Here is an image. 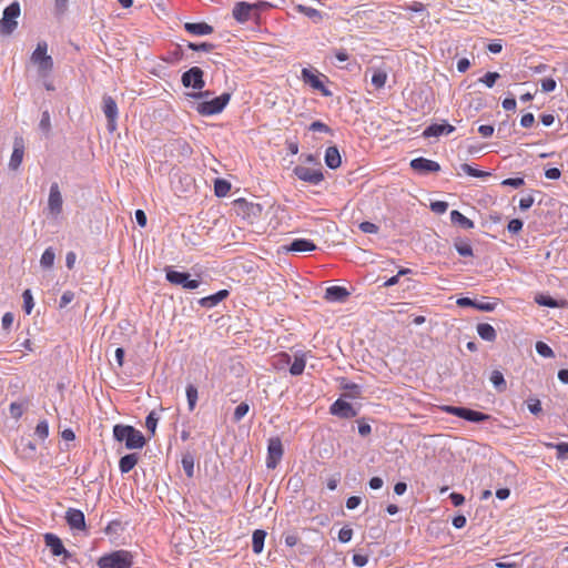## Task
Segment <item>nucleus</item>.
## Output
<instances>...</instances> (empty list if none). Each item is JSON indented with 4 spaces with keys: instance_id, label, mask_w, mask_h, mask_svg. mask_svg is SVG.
<instances>
[{
    "instance_id": "obj_20",
    "label": "nucleus",
    "mask_w": 568,
    "mask_h": 568,
    "mask_svg": "<svg viewBox=\"0 0 568 568\" xmlns=\"http://www.w3.org/2000/svg\"><path fill=\"white\" fill-rule=\"evenodd\" d=\"M252 7L248 2H237L233 8V18L240 22L245 23L252 18Z\"/></svg>"
},
{
    "instance_id": "obj_6",
    "label": "nucleus",
    "mask_w": 568,
    "mask_h": 568,
    "mask_svg": "<svg viewBox=\"0 0 568 568\" xmlns=\"http://www.w3.org/2000/svg\"><path fill=\"white\" fill-rule=\"evenodd\" d=\"M444 410L447 412L448 414H452L454 416L460 417L473 423H480L489 419L488 415L465 407L445 406Z\"/></svg>"
},
{
    "instance_id": "obj_8",
    "label": "nucleus",
    "mask_w": 568,
    "mask_h": 568,
    "mask_svg": "<svg viewBox=\"0 0 568 568\" xmlns=\"http://www.w3.org/2000/svg\"><path fill=\"white\" fill-rule=\"evenodd\" d=\"M203 70L199 67H192L182 74V84L185 88H193L195 90H202L205 85L203 79Z\"/></svg>"
},
{
    "instance_id": "obj_12",
    "label": "nucleus",
    "mask_w": 568,
    "mask_h": 568,
    "mask_svg": "<svg viewBox=\"0 0 568 568\" xmlns=\"http://www.w3.org/2000/svg\"><path fill=\"white\" fill-rule=\"evenodd\" d=\"M62 204H63V200H62V195L60 192V187H59L58 183L54 182L50 186L49 199H48V210H49L50 214L53 215L54 217L60 215L62 212Z\"/></svg>"
},
{
    "instance_id": "obj_48",
    "label": "nucleus",
    "mask_w": 568,
    "mask_h": 568,
    "mask_svg": "<svg viewBox=\"0 0 568 568\" xmlns=\"http://www.w3.org/2000/svg\"><path fill=\"white\" fill-rule=\"evenodd\" d=\"M290 364H291V356L287 353H280L276 356V361L274 363L275 367L278 369L284 368L285 366H287Z\"/></svg>"
},
{
    "instance_id": "obj_26",
    "label": "nucleus",
    "mask_w": 568,
    "mask_h": 568,
    "mask_svg": "<svg viewBox=\"0 0 568 568\" xmlns=\"http://www.w3.org/2000/svg\"><path fill=\"white\" fill-rule=\"evenodd\" d=\"M342 163L339 151L336 146H328L325 151V164L329 169H337Z\"/></svg>"
},
{
    "instance_id": "obj_25",
    "label": "nucleus",
    "mask_w": 568,
    "mask_h": 568,
    "mask_svg": "<svg viewBox=\"0 0 568 568\" xmlns=\"http://www.w3.org/2000/svg\"><path fill=\"white\" fill-rule=\"evenodd\" d=\"M229 294L230 293L227 290H221L215 294L201 298L199 303L203 307L211 308L216 306L223 300H225L229 296Z\"/></svg>"
},
{
    "instance_id": "obj_43",
    "label": "nucleus",
    "mask_w": 568,
    "mask_h": 568,
    "mask_svg": "<svg viewBox=\"0 0 568 568\" xmlns=\"http://www.w3.org/2000/svg\"><path fill=\"white\" fill-rule=\"evenodd\" d=\"M537 353L546 358H552L555 356L554 351L544 342L536 343Z\"/></svg>"
},
{
    "instance_id": "obj_45",
    "label": "nucleus",
    "mask_w": 568,
    "mask_h": 568,
    "mask_svg": "<svg viewBox=\"0 0 568 568\" xmlns=\"http://www.w3.org/2000/svg\"><path fill=\"white\" fill-rule=\"evenodd\" d=\"M500 78L498 72H487L483 78L479 79L488 88H493L496 81Z\"/></svg>"
},
{
    "instance_id": "obj_53",
    "label": "nucleus",
    "mask_w": 568,
    "mask_h": 568,
    "mask_svg": "<svg viewBox=\"0 0 568 568\" xmlns=\"http://www.w3.org/2000/svg\"><path fill=\"white\" fill-rule=\"evenodd\" d=\"M187 47L193 51H205V52H210L214 49V44L207 43V42H202L200 44L190 42L187 44Z\"/></svg>"
},
{
    "instance_id": "obj_5",
    "label": "nucleus",
    "mask_w": 568,
    "mask_h": 568,
    "mask_svg": "<svg viewBox=\"0 0 568 568\" xmlns=\"http://www.w3.org/2000/svg\"><path fill=\"white\" fill-rule=\"evenodd\" d=\"M21 9L19 2L14 1L9 4L0 20V33L3 36H10L17 28V19L20 17Z\"/></svg>"
},
{
    "instance_id": "obj_28",
    "label": "nucleus",
    "mask_w": 568,
    "mask_h": 568,
    "mask_svg": "<svg viewBox=\"0 0 568 568\" xmlns=\"http://www.w3.org/2000/svg\"><path fill=\"white\" fill-rule=\"evenodd\" d=\"M477 334L481 339L487 342H494L497 337L495 328L487 323H480L477 325Z\"/></svg>"
},
{
    "instance_id": "obj_34",
    "label": "nucleus",
    "mask_w": 568,
    "mask_h": 568,
    "mask_svg": "<svg viewBox=\"0 0 568 568\" xmlns=\"http://www.w3.org/2000/svg\"><path fill=\"white\" fill-rule=\"evenodd\" d=\"M231 190V184L226 180L217 179L214 183V192L219 197L226 196Z\"/></svg>"
},
{
    "instance_id": "obj_57",
    "label": "nucleus",
    "mask_w": 568,
    "mask_h": 568,
    "mask_svg": "<svg viewBox=\"0 0 568 568\" xmlns=\"http://www.w3.org/2000/svg\"><path fill=\"white\" fill-rule=\"evenodd\" d=\"M525 181L523 178H509V179H506L501 182L503 185L505 186H511V187H515V189H518L520 187L521 185H524Z\"/></svg>"
},
{
    "instance_id": "obj_51",
    "label": "nucleus",
    "mask_w": 568,
    "mask_h": 568,
    "mask_svg": "<svg viewBox=\"0 0 568 568\" xmlns=\"http://www.w3.org/2000/svg\"><path fill=\"white\" fill-rule=\"evenodd\" d=\"M448 209V203L445 201H435L430 203V210L436 214H444Z\"/></svg>"
},
{
    "instance_id": "obj_64",
    "label": "nucleus",
    "mask_w": 568,
    "mask_h": 568,
    "mask_svg": "<svg viewBox=\"0 0 568 568\" xmlns=\"http://www.w3.org/2000/svg\"><path fill=\"white\" fill-rule=\"evenodd\" d=\"M535 122V118L532 113H526L520 119V125L523 128H530Z\"/></svg>"
},
{
    "instance_id": "obj_22",
    "label": "nucleus",
    "mask_w": 568,
    "mask_h": 568,
    "mask_svg": "<svg viewBox=\"0 0 568 568\" xmlns=\"http://www.w3.org/2000/svg\"><path fill=\"white\" fill-rule=\"evenodd\" d=\"M184 29L193 36H206L213 32V27L205 22H186Z\"/></svg>"
},
{
    "instance_id": "obj_14",
    "label": "nucleus",
    "mask_w": 568,
    "mask_h": 568,
    "mask_svg": "<svg viewBox=\"0 0 568 568\" xmlns=\"http://www.w3.org/2000/svg\"><path fill=\"white\" fill-rule=\"evenodd\" d=\"M302 80L310 84L313 89L320 90L323 95L328 97L331 92L325 88L318 75H316L313 71L307 68L302 70Z\"/></svg>"
},
{
    "instance_id": "obj_10",
    "label": "nucleus",
    "mask_w": 568,
    "mask_h": 568,
    "mask_svg": "<svg viewBox=\"0 0 568 568\" xmlns=\"http://www.w3.org/2000/svg\"><path fill=\"white\" fill-rule=\"evenodd\" d=\"M102 102H103L102 109H103L104 115L108 120V130L110 132H113L116 129V119H118V113H119L116 102L110 95H104Z\"/></svg>"
},
{
    "instance_id": "obj_19",
    "label": "nucleus",
    "mask_w": 568,
    "mask_h": 568,
    "mask_svg": "<svg viewBox=\"0 0 568 568\" xmlns=\"http://www.w3.org/2000/svg\"><path fill=\"white\" fill-rule=\"evenodd\" d=\"M283 248L287 252H311L316 248V245L307 239H295L288 245L283 246Z\"/></svg>"
},
{
    "instance_id": "obj_18",
    "label": "nucleus",
    "mask_w": 568,
    "mask_h": 568,
    "mask_svg": "<svg viewBox=\"0 0 568 568\" xmlns=\"http://www.w3.org/2000/svg\"><path fill=\"white\" fill-rule=\"evenodd\" d=\"M45 545L50 548L53 556H64L65 558L70 556V554L65 550L61 539L53 534H47L44 536Z\"/></svg>"
},
{
    "instance_id": "obj_16",
    "label": "nucleus",
    "mask_w": 568,
    "mask_h": 568,
    "mask_svg": "<svg viewBox=\"0 0 568 568\" xmlns=\"http://www.w3.org/2000/svg\"><path fill=\"white\" fill-rule=\"evenodd\" d=\"M65 519L71 529L82 530L85 528L84 514L80 509L69 508Z\"/></svg>"
},
{
    "instance_id": "obj_39",
    "label": "nucleus",
    "mask_w": 568,
    "mask_h": 568,
    "mask_svg": "<svg viewBox=\"0 0 568 568\" xmlns=\"http://www.w3.org/2000/svg\"><path fill=\"white\" fill-rule=\"evenodd\" d=\"M158 422V414L154 410L150 412L145 419V427L151 433L152 436L155 434Z\"/></svg>"
},
{
    "instance_id": "obj_37",
    "label": "nucleus",
    "mask_w": 568,
    "mask_h": 568,
    "mask_svg": "<svg viewBox=\"0 0 568 568\" xmlns=\"http://www.w3.org/2000/svg\"><path fill=\"white\" fill-rule=\"evenodd\" d=\"M182 467L187 477H192L194 474V458L191 454H185L182 458Z\"/></svg>"
},
{
    "instance_id": "obj_40",
    "label": "nucleus",
    "mask_w": 568,
    "mask_h": 568,
    "mask_svg": "<svg viewBox=\"0 0 568 568\" xmlns=\"http://www.w3.org/2000/svg\"><path fill=\"white\" fill-rule=\"evenodd\" d=\"M343 389L347 392V396L351 398H358L361 397V386L355 383H345L343 384Z\"/></svg>"
},
{
    "instance_id": "obj_32",
    "label": "nucleus",
    "mask_w": 568,
    "mask_h": 568,
    "mask_svg": "<svg viewBox=\"0 0 568 568\" xmlns=\"http://www.w3.org/2000/svg\"><path fill=\"white\" fill-rule=\"evenodd\" d=\"M185 393H186L189 410L193 412L196 406L197 398H199L197 388L194 385L189 384L186 386Z\"/></svg>"
},
{
    "instance_id": "obj_21",
    "label": "nucleus",
    "mask_w": 568,
    "mask_h": 568,
    "mask_svg": "<svg viewBox=\"0 0 568 568\" xmlns=\"http://www.w3.org/2000/svg\"><path fill=\"white\" fill-rule=\"evenodd\" d=\"M455 131V128L450 124H432L425 129L423 135L425 138L439 136L443 134H450Z\"/></svg>"
},
{
    "instance_id": "obj_59",
    "label": "nucleus",
    "mask_w": 568,
    "mask_h": 568,
    "mask_svg": "<svg viewBox=\"0 0 568 568\" xmlns=\"http://www.w3.org/2000/svg\"><path fill=\"white\" fill-rule=\"evenodd\" d=\"M507 229L510 233L517 234L523 229V221L513 219L509 221Z\"/></svg>"
},
{
    "instance_id": "obj_38",
    "label": "nucleus",
    "mask_w": 568,
    "mask_h": 568,
    "mask_svg": "<svg viewBox=\"0 0 568 568\" xmlns=\"http://www.w3.org/2000/svg\"><path fill=\"white\" fill-rule=\"evenodd\" d=\"M386 80H387V73L382 70H376L372 77V84L376 89H381L385 85Z\"/></svg>"
},
{
    "instance_id": "obj_41",
    "label": "nucleus",
    "mask_w": 568,
    "mask_h": 568,
    "mask_svg": "<svg viewBox=\"0 0 568 568\" xmlns=\"http://www.w3.org/2000/svg\"><path fill=\"white\" fill-rule=\"evenodd\" d=\"M460 170L466 173L467 175L469 176H474V178H483V176H487L489 175L488 172H484V171H480V170H477L473 166H470L469 164L467 163H464L460 165Z\"/></svg>"
},
{
    "instance_id": "obj_55",
    "label": "nucleus",
    "mask_w": 568,
    "mask_h": 568,
    "mask_svg": "<svg viewBox=\"0 0 568 568\" xmlns=\"http://www.w3.org/2000/svg\"><path fill=\"white\" fill-rule=\"evenodd\" d=\"M353 537V529L348 527H343L338 531V540L343 544L348 542Z\"/></svg>"
},
{
    "instance_id": "obj_50",
    "label": "nucleus",
    "mask_w": 568,
    "mask_h": 568,
    "mask_svg": "<svg viewBox=\"0 0 568 568\" xmlns=\"http://www.w3.org/2000/svg\"><path fill=\"white\" fill-rule=\"evenodd\" d=\"M308 130L313 131V132H324V133L332 132L331 128L321 121L312 122L311 125L308 126Z\"/></svg>"
},
{
    "instance_id": "obj_49",
    "label": "nucleus",
    "mask_w": 568,
    "mask_h": 568,
    "mask_svg": "<svg viewBox=\"0 0 568 568\" xmlns=\"http://www.w3.org/2000/svg\"><path fill=\"white\" fill-rule=\"evenodd\" d=\"M498 304V300H495L494 302H478L476 301L475 308L483 311V312H493Z\"/></svg>"
},
{
    "instance_id": "obj_46",
    "label": "nucleus",
    "mask_w": 568,
    "mask_h": 568,
    "mask_svg": "<svg viewBox=\"0 0 568 568\" xmlns=\"http://www.w3.org/2000/svg\"><path fill=\"white\" fill-rule=\"evenodd\" d=\"M248 410L250 406L247 403H241L237 405L233 414L234 422H240L248 413Z\"/></svg>"
},
{
    "instance_id": "obj_27",
    "label": "nucleus",
    "mask_w": 568,
    "mask_h": 568,
    "mask_svg": "<svg viewBox=\"0 0 568 568\" xmlns=\"http://www.w3.org/2000/svg\"><path fill=\"white\" fill-rule=\"evenodd\" d=\"M295 10L298 13H302L306 16L308 19H311L314 23H320L323 20V13L312 7L305 6V4H296Z\"/></svg>"
},
{
    "instance_id": "obj_11",
    "label": "nucleus",
    "mask_w": 568,
    "mask_h": 568,
    "mask_svg": "<svg viewBox=\"0 0 568 568\" xmlns=\"http://www.w3.org/2000/svg\"><path fill=\"white\" fill-rule=\"evenodd\" d=\"M294 173L300 180L308 182L313 185H317L324 180V175L321 170L311 169L303 165L295 166Z\"/></svg>"
},
{
    "instance_id": "obj_42",
    "label": "nucleus",
    "mask_w": 568,
    "mask_h": 568,
    "mask_svg": "<svg viewBox=\"0 0 568 568\" xmlns=\"http://www.w3.org/2000/svg\"><path fill=\"white\" fill-rule=\"evenodd\" d=\"M34 435L41 440H44L49 436V425L47 420H40L34 429Z\"/></svg>"
},
{
    "instance_id": "obj_7",
    "label": "nucleus",
    "mask_w": 568,
    "mask_h": 568,
    "mask_svg": "<svg viewBox=\"0 0 568 568\" xmlns=\"http://www.w3.org/2000/svg\"><path fill=\"white\" fill-rule=\"evenodd\" d=\"M165 277L170 283L181 285L183 288L195 290L200 286V281L191 280L190 274L178 272L172 268L166 270Z\"/></svg>"
},
{
    "instance_id": "obj_33",
    "label": "nucleus",
    "mask_w": 568,
    "mask_h": 568,
    "mask_svg": "<svg viewBox=\"0 0 568 568\" xmlns=\"http://www.w3.org/2000/svg\"><path fill=\"white\" fill-rule=\"evenodd\" d=\"M490 382L498 392L506 390L507 385L501 372L493 371L490 375Z\"/></svg>"
},
{
    "instance_id": "obj_36",
    "label": "nucleus",
    "mask_w": 568,
    "mask_h": 568,
    "mask_svg": "<svg viewBox=\"0 0 568 568\" xmlns=\"http://www.w3.org/2000/svg\"><path fill=\"white\" fill-rule=\"evenodd\" d=\"M455 248L460 256H473V247L469 242L460 240L455 242Z\"/></svg>"
},
{
    "instance_id": "obj_17",
    "label": "nucleus",
    "mask_w": 568,
    "mask_h": 568,
    "mask_svg": "<svg viewBox=\"0 0 568 568\" xmlns=\"http://www.w3.org/2000/svg\"><path fill=\"white\" fill-rule=\"evenodd\" d=\"M24 154V142L22 138H16L13 142V151L10 158L9 168L17 170L23 160Z\"/></svg>"
},
{
    "instance_id": "obj_58",
    "label": "nucleus",
    "mask_w": 568,
    "mask_h": 568,
    "mask_svg": "<svg viewBox=\"0 0 568 568\" xmlns=\"http://www.w3.org/2000/svg\"><path fill=\"white\" fill-rule=\"evenodd\" d=\"M540 84L544 92H552L556 89V81L552 78L542 79Z\"/></svg>"
},
{
    "instance_id": "obj_61",
    "label": "nucleus",
    "mask_w": 568,
    "mask_h": 568,
    "mask_svg": "<svg viewBox=\"0 0 568 568\" xmlns=\"http://www.w3.org/2000/svg\"><path fill=\"white\" fill-rule=\"evenodd\" d=\"M534 201L535 200H534L532 195H527V196L521 197L519 201V209L523 211L530 209L531 205L534 204Z\"/></svg>"
},
{
    "instance_id": "obj_15",
    "label": "nucleus",
    "mask_w": 568,
    "mask_h": 568,
    "mask_svg": "<svg viewBox=\"0 0 568 568\" xmlns=\"http://www.w3.org/2000/svg\"><path fill=\"white\" fill-rule=\"evenodd\" d=\"M410 166L413 170L422 173L437 172L440 170V165L436 161L426 158H416L412 160Z\"/></svg>"
},
{
    "instance_id": "obj_13",
    "label": "nucleus",
    "mask_w": 568,
    "mask_h": 568,
    "mask_svg": "<svg viewBox=\"0 0 568 568\" xmlns=\"http://www.w3.org/2000/svg\"><path fill=\"white\" fill-rule=\"evenodd\" d=\"M331 414L341 417V418H353L357 415V410L347 402L343 400L342 398H338L335 400L331 408Z\"/></svg>"
},
{
    "instance_id": "obj_24",
    "label": "nucleus",
    "mask_w": 568,
    "mask_h": 568,
    "mask_svg": "<svg viewBox=\"0 0 568 568\" xmlns=\"http://www.w3.org/2000/svg\"><path fill=\"white\" fill-rule=\"evenodd\" d=\"M307 353L296 352L294 354V361L290 366V373L293 376H300L303 374L306 365Z\"/></svg>"
},
{
    "instance_id": "obj_3",
    "label": "nucleus",
    "mask_w": 568,
    "mask_h": 568,
    "mask_svg": "<svg viewBox=\"0 0 568 568\" xmlns=\"http://www.w3.org/2000/svg\"><path fill=\"white\" fill-rule=\"evenodd\" d=\"M133 556L126 550H116L98 560L99 568H131Z\"/></svg>"
},
{
    "instance_id": "obj_1",
    "label": "nucleus",
    "mask_w": 568,
    "mask_h": 568,
    "mask_svg": "<svg viewBox=\"0 0 568 568\" xmlns=\"http://www.w3.org/2000/svg\"><path fill=\"white\" fill-rule=\"evenodd\" d=\"M113 436L118 442H124L128 449H140L145 445L143 434L130 425H115Z\"/></svg>"
},
{
    "instance_id": "obj_54",
    "label": "nucleus",
    "mask_w": 568,
    "mask_h": 568,
    "mask_svg": "<svg viewBox=\"0 0 568 568\" xmlns=\"http://www.w3.org/2000/svg\"><path fill=\"white\" fill-rule=\"evenodd\" d=\"M359 230L363 233L375 234L378 232V226L372 222L365 221L359 224Z\"/></svg>"
},
{
    "instance_id": "obj_31",
    "label": "nucleus",
    "mask_w": 568,
    "mask_h": 568,
    "mask_svg": "<svg viewBox=\"0 0 568 568\" xmlns=\"http://www.w3.org/2000/svg\"><path fill=\"white\" fill-rule=\"evenodd\" d=\"M266 532L262 529H256L252 536V549L255 554H261L264 547Z\"/></svg>"
},
{
    "instance_id": "obj_56",
    "label": "nucleus",
    "mask_w": 568,
    "mask_h": 568,
    "mask_svg": "<svg viewBox=\"0 0 568 568\" xmlns=\"http://www.w3.org/2000/svg\"><path fill=\"white\" fill-rule=\"evenodd\" d=\"M549 447H554L557 450V457L564 459L566 453H568V443L549 444Z\"/></svg>"
},
{
    "instance_id": "obj_9",
    "label": "nucleus",
    "mask_w": 568,
    "mask_h": 568,
    "mask_svg": "<svg viewBox=\"0 0 568 568\" xmlns=\"http://www.w3.org/2000/svg\"><path fill=\"white\" fill-rule=\"evenodd\" d=\"M283 456V445L278 437H273L268 440L266 467L274 469Z\"/></svg>"
},
{
    "instance_id": "obj_44",
    "label": "nucleus",
    "mask_w": 568,
    "mask_h": 568,
    "mask_svg": "<svg viewBox=\"0 0 568 568\" xmlns=\"http://www.w3.org/2000/svg\"><path fill=\"white\" fill-rule=\"evenodd\" d=\"M39 128L45 134H49V132L51 130V118H50V113L48 111L42 112L41 119L39 122Z\"/></svg>"
},
{
    "instance_id": "obj_35",
    "label": "nucleus",
    "mask_w": 568,
    "mask_h": 568,
    "mask_svg": "<svg viewBox=\"0 0 568 568\" xmlns=\"http://www.w3.org/2000/svg\"><path fill=\"white\" fill-rule=\"evenodd\" d=\"M55 253L52 247L45 248L40 258V264L43 268H51L54 264Z\"/></svg>"
},
{
    "instance_id": "obj_62",
    "label": "nucleus",
    "mask_w": 568,
    "mask_h": 568,
    "mask_svg": "<svg viewBox=\"0 0 568 568\" xmlns=\"http://www.w3.org/2000/svg\"><path fill=\"white\" fill-rule=\"evenodd\" d=\"M14 316L12 313L8 312L2 316L1 324L2 328L8 331L10 329L12 323H13Z\"/></svg>"
},
{
    "instance_id": "obj_60",
    "label": "nucleus",
    "mask_w": 568,
    "mask_h": 568,
    "mask_svg": "<svg viewBox=\"0 0 568 568\" xmlns=\"http://www.w3.org/2000/svg\"><path fill=\"white\" fill-rule=\"evenodd\" d=\"M22 413H23V409H22V405L21 404H19V403H11L10 404L11 417H13L14 419H19L22 416Z\"/></svg>"
},
{
    "instance_id": "obj_29",
    "label": "nucleus",
    "mask_w": 568,
    "mask_h": 568,
    "mask_svg": "<svg viewBox=\"0 0 568 568\" xmlns=\"http://www.w3.org/2000/svg\"><path fill=\"white\" fill-rule=\"evenodd\" d=\"M138 455L136 454H128L123 457H121L120 462H119V468L121 470V473L123 474H126L129 471H131L134 466L138 464Z\"/></svg>"
},
{
    "instance_id": "obj_4",
    "label": "nucleus",
    "mask_w": 568,
    "mask_h": 568,
    "mask_svg": "<svg viewBox=\"0 0 568 568\" xmlns=\"http://www.w3.org/2000/svg\"><path fill=\"white\" fill-rule=\"evenodd\" d=\"M231 99V93H223L220 97L211 100H204L196 104L195 110L203 116H210L221 113L227 105Z\"/></svg>"
},
{
    "instance_id": "obj_2",
    "label": "nucleus",
    "mask_w": 568,
    "mask_h": 568,
    "mask_svg": "<svg viewBox=\"0 0 568 568\" xmlns=\"http://www.w3.org/2000/svg\"><path fill=\"white\" fill-rule=\"evenodd\" d=\"M30 60L37 67L38 73L42 78L49 77L53 70V59L48 54V43L45 41L38 42Z\"/></svg>"
},
{
    "instance_id": "obj_30",
    "label": "nucleus",
    "mask_w": 568,
    "mask_h": 568,
    "mask_svg": "<svg viewBox=\"0 0 568 568\" xmlns=\"http://www.w3.org/2000/svg\"><path fill=\"white\" fill-rule=\"evenodd\" d=\"M450 221L454 224H458L460 227H463L465 230H469V229L474 227V222L471 220H469L468 217H466L465 215H463L457 210H453L450 212Z\"/></svg>"
},
{
    "instance_id": "obj_47",
    "label": "nucleus",
    "mask_w": 568,
    "mask_h": 568,
    "mask_svg": "<svg viewBox=\"0 0 568 568\" xmlns=\"http://www.w3.org/2000/svg\"><path fill=\"white\" fill-rule=\"evenodd\" d=\"M23 297V308L27 314H30L32 312V308L34 306L33 297L30 290H26L22 294Z\"/></svg>"
},
{
    "instance_id": "obj_23",
    "label": "nucleus",
    "mask_w": 568,
    "mask_h": 568,
    "mask_svg": "<svg viewBox=\"0 0 568 568\" xmlns=\"http://www.w3.org/2000/svg\"><path fill=\"white\" fill-rule=\"evenodd\" d=\"M349 295V292L342 286H329L325 291V300L329 302H343L347 296Z\"/></svg>"
},
{
    "instance_id": "obj_52",
    "label": "nucleus",
    "mask_w": 568,
    "mask_h": 568,
    "mask_svg": "<svg viewBox=\"0 0 568 568\" xmlns=\"http://www.w3.org/2000/svg\"><path fill=\"white\" fill-rule=\"evenodd\" d=\"M527 406H528L529 412L534 415H538L542 410L541 403L537 398H529L527 400Z\"/></svg>"
},
{
    "instance_id": "obj_63",
    "label": "nucleus",
    "mask_w": 568,
    "mask_h": 568,
    "mask_svg": "<svg viewBox=\"0 0 568 568\" xmlns=\"http://www.w3.org/2000/svg\"><path fill=\"white\" fill-rule=\"evenodd\" d=\"M536 302L539 304V305H544V306H548V307H556L557 306V302L551 298V297H547V296H539Z\"/></svg>"
}]
</instances>
